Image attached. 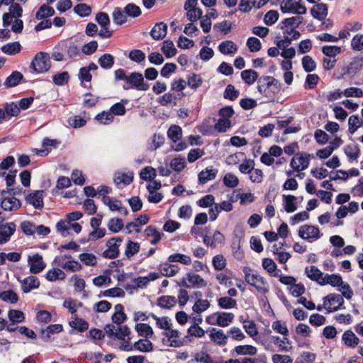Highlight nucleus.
I'll list each match as a JSON object with an SVG mask.
<instances>
[{"label":"nucleus","instance_id":"1","mask_svg":"<svg viewBox=\"0 0 363 363\" xmlns=\"http://www.w3.org/2000/svg\"><path fill=\"white\" fill-rule=\"evenodd\" d=\"M50 67L51 62L50 55L45 52H38L30 65V68L38 74L46 72L49 70Z\"/></svg>","mask_w":363,"mask_h":363},{"label":"nucleus","instance_id":"2","mask_svg":"<svg viewBox=\"0 0 363 363\" xmlns=\"http://www.w3.org/2000/svg\"><path fill=\"white\" fill-rule=\"evenodd\" d=\"M125 83L126 84L123 86V89L125 90L135 89L137 90L147 91L150 88V85L145 82L143 74L139 72H132L128 75Z\"/></svg>","mask_w":363,"mask_h":363},{"label":"nucleus","instance_id":"3","mask_svg":"<svg viewBox=\"0 0 363 363\" xmlns=\"http://www.w3.org/2000/svg\"><path fill=\"white\" fill-rule=\"evenodd\" d=\"M11 191H13L12 189H9L8 191L5 190L1 191L0 205L4 211H14L19 209L21 206V201L16 197L4 196L7 193L11 194Z\"/></svg>","mask_w":363,"mask_h":363},{"label":"nucleus","instance_id":"4","mask_svg":"<svg viewBox=\"0 0 363 363\" xmlns=\"http://www.w3.org/2000/svg\"><path fill=\"white\" fill-rule=\"evenodd\" d=\"M123 242L121 237L111 238L106 242L107 249L102 253V256L107 259H115L119 255V247Z\"/></svg>","mask_w":363,"mask_h":363},{"label":"nucleus","instance_id":"5","mask_svg":"<svg viewBox=\"0 0 363 363\" xmlns=\"http://www.w3.org/2000/svg\"><path fill=\"white\" fill-rule=\"evenodd\" d=\"M206 281L199 274L188 273L179 283L180 286L186 288H202L206 286Z\"/></svg>","mask_w":363,"mask_h":363},{"label":"nucleus","instance_id":"6","mask_svg":"<svg viewBox=\"0 0 363 363\" xmlns=\"http://www.w3.org/2000/svg\"><path fill=\"white\" fill-rule=\"evenodd\" d=\"M344 303L342 296L337 294H330L324 298V306L328 313L338 311Z\"/></svg>","mask_w":363,"mask_h":363},{"label":"nucleus","instance_id":"7","mask_svg":"<svg viewBox=\"0 0 363 363\" xmlns=\"http://www.w3.org/2000/svg\"><path fill=\"white\" fill-rule=\"evenodd\" d=\"M28 264L30 267V272L32 274H38L46 267L43 257L38 253L28 256Z\"/></svg>","mask_w":363,"mask_h":363},{"label":"nucleus","instance_id":"8","mask_svg":"<svg viewBox=\"0 0 363 363\" xmlns=\"http://www.w3.org/2000/svg\"><path fill=\"white\" fill-rule=\"evenodd\" d=\"M16 230V225L13 222H8L0 225V245L9 242Z\"/></svg>","mask_w":363,"mask_h":363},{"label":"nucleus","instance_id":"9","mask_svg":"<svg viewBox=\"0 0 363 363\" xmlns=\"http://www.w3.org/2000/svg\"><path fill=\"white\" fill-rule=\"evenodd\" d=\"M298 234V236L303 240H308L310 238L317 240L320 237L319 228L311 225H303L301 226Z\"/></svg>","mask_w":363,"mask_h":363},{"label":"nucleus","instance_id":"10","mask_svg":"<svg viewBox=\"0 0 363 363\" xmlns=\"http://www.w3.org/2000/svg\"><path fill=\"white\" fill-rule=\"evenodd\" d=\"M45 191L43 190H38L30 193L26 197V201L31 204L36 209H42L44 206L43 198Z\"/></svg>","mask_w":363,"mask_h":363},{"label":"nucleus","instance_id":"11","mask_svg":"<svg viewBox=\"0 0 363 363\" xmlns=\"http://www.w3.org/2000/svg\"><path fill=\"white\" fill-rule=\"evenodd\" d=\"M53 263L69 272H77L82 269V266L79 262L76 260L63 262V257H55L53 260Z\"/></svg>","mask_w":363,"mask_h":363},{"label":"nucleus","instance_id":"12","mask_svg":"<svg viewBox=\"0 0 363 363\" xmlns=\"http://www.w3.org/2000/svg\"><path fill=\"white\" fill-rule=\"evenodd\" d=\"M157 269L160 272L159 274L160 276L162 275L168 277L175 276L180 270L178 265L173 264L172 262H169L168 261L167 262L160 264Z\"/></svg>","mask_w":363,"mask_h":363},{"label":"nucleus","instance_id":"13","mask_svg":"<svg viewBox=\"0 0 363 363\" xmlns=\"http://www.w3.org/2000/svg\"><path fill=\"white\" fill-rule=\"evenodd\" d=\"M225 240L224 235L219 231L214 232L212 237L208 235H203V243L211 248H216L218 245L223 244Z\"/></svg>","mask_w":363,"mask_h":363},{"label":"nucleus","instance_id":"14","mask_svg":"<svg viewBox=\"0 0 363 363\" xmlns=\"http://www.w3.org/2000/svg\"><path fill=\"white\" fill-rule=\"evenodd\" d=\"M328 5L324 3H318L311 9L312 16L319 21L325 20L328 15Z\"/></svg>","mask_w":363,"mask_h":363},{"label":"nucleus","instance_id":"15","mask_svg":"<svg viewBox=\"0 0 363 363\" xmlns=\"http://www.w3.org/2000/svg\"><path fill=\"white\" fill-rule=\"evenodd\" d=\"M167 33V26L164 22L157 23L152 28L150 34L156 40L164 38Z\"/></svg>","mask_w":363,"mask_h":363},{"label":"nucleus","instance_id":"16","mask_svg":"<svg viewBox=\"0 0 363 363\" xmlns=\"http://www.w3.org/2000/svg\"><path fill=\"white\" fill-rule=\"evenodd\" d=\"M252 280L251 286H253L256 288L258 292L264 294L269 291L268 283L264 279L263 277L252 274L251 276Z\"/></svg>","mask_w":363,"mask_h":363},{"label":"nucleus","instance_id":"17","mask_svg":"<svg viewBox=\"0 0 363 363\" xmlns=\"http://www.w3.org/2000/svg\"><path fill=\"white\" fill-rule=\"evenodd\" d=\"M22 290L24 293H28L31 290L40 286V281L36 277L29 276L21 281Z\"/></svg>","mask_w":363,"mask_h":363},{"label":"nucleus","instance_id":"18","mask_svg":"<svg viewBox=\"0 0 363 363\" xmlns=\"http://www.w3.org/2000/svg\"><path fill=\"white\" fill-rule=\"evenodd\" d=\"M133 180V172L122 173L116 172L114 174V182L118 188H121V184L124 186L130 184Z\"/></svg>","mask_w":363,"mask_h":363},{"label":"nucleus","instance_id":"19","mask_svg":"<svg viewBox=\"0 0 363 363\" xmlns=\"http://www.w3.org/2000/svg\"><path fill=\"white\" fill-rule=\"evenodd\" d=\"M209 336L212 341L219 345H225L227 342L228 336L223 330L213 328L210 330Z\"/></svg>","mask_w":363,"mask_h":363},{"label":"nucleus","instance_id":"20","mask_svg":"<svg viewBox=\"0 0 363 363\" xmlns=\"http://www.w3.org/2000/svg\"><path fill=\"white\" fill-rule=\"evenodd\" d=\"M160 277L159 273L150 272L147 277H140L134 279V283L138 288H146L150 281H155Z\"/></svg>","mask_w":363,"mask_h":363},{"label":"nucleus","instance_id":"21","mask_svg":"<svg viewBox=\"0 0 363 363\" xmlns=\"http://www.w3.org/2000/svg\"><path fill=\"white\" fill-rule=\"evenodd\" d=\"M362 59H357L351 62L349 65L347 66L346 70L341 73V75L337 79H341L345 75L353 77L356 73L362 68Z\"/></svg>","mask_w":363,"mask_h":363},{"label":"nucleus","instance_id":"22","mask_svg":"<svg viewBox=\"0 0 363 363\" xmlns=\"http://www.w3.org/2000/svg\"><path fill=\"white\" fill-rule=\"evenodd\" d=\"M303 18L300 16H293L284 19L278 25V28L283 30L289 26L298 28L302 23Z\"/></svg>","mask_w":363,"mask_h":363},{"label":"nucleus","instance_id":"23","mask_svg":"<svg viewBox=\"0 0 363 363\" xmlns=\"http://www.w3.org/2000/svg\"><path fill=\"white\" fill-rule=\"evenodd\" d=\"M330 284L332 286H340L343 284L342 278L339 274H326L323 279H322L320 285L323 286L325 284Z\"/></svg>","mask_w":363,"mask_h":363},{"label":"nucleus","instance_id":"24","mask_svg":"<svg viewBox=\"0 0 363 363\" xmlns=\"http://www.w3.org/2000/svg\"><path fill=\"white\" fill-rule=\"evenodd\" d=\"M342 341L349 347H355L359 342V339L350 330H346L342 335Z\"/></svg>","mask_w":363,"mask_h":363},{"label":"nucleus","instance_id":"25","mask_svg":"<svg viewBox=\"0 0 363 363\" xmlns=\"http://www.w3.org/2000/svg\"><path fill=\"white\" fill-rule=\"evenodd\" d=\"M305 273L307 277L312 281H316L318 284L321 282L323 274L321 271L315 266H311L309 267H306Z\"/></svg>","mask_w":363,"mask_h":363},{"label":"nucleus","instance_id":"26","mask_svg":"<svg viewBox=\"0 0 363 363\" xmlns=\"http://www.w3.org/2000/svg\"><path fill=\"white\" fill-rule=\"evenodd\" d=\"M165 337H167L170 342L169 345L174 347H179L183 345V342L180 340H176L174 338L178 337L179 333L177 330H173L169 328L164 333Z\"/></svg>","mask_w":363,"mask_h":363},{"label":"nucleus","instance_id":"27","mask_svg":"<svg viewBox=\"0 0 363 363\" xmlns=\"http://www.w3.org/2000/svg\"><path fill=\"white\" fill-rule=\"evenodd\" d=\"M218 50L223 55H234L237 52L238 48L233 41L225 40L219 45Z\"/></svg>","mask_w":363,"mask_h":363},{"label":"nucleus","instance_id":"28","mask_svg":"<svg viewBox=\"0 0 363 363\" xmlns=\"http://www.w3.org/2000/svg\"><path fill=\"white\" fill-rule=\"evenodd\" d=\"M153 350L152 343L147 338L139 340L133 344V350L142 352H151Z\"/></svg>","mask_w":363,"mask_h":363},{"label":"nucleus","instance_id":"29","mask_svg":"<svg viewBox=\"0 0 363 363\" xmlns=\"http://www.w3.org/2000/svg\"><path fill=\"white\" fill-rule=\"evenodd\" d=\"M177 304V299L173 296H162L157 298V305L162 308L170 309Z\"/></svg>","mask_w":363,"mask_h":363},{"label":"nucleus","instance_id":"30","mask_svg":"<svg viewBox=\"0 0 363 363\" xmlns=\"http://www.w3.org/2000/svg\"><path fill=\"white\" fill-rule=\"evenodd\" d=\"M127 15L125 9L122 10L119 7L114 8L112 13L113 21L115 24L121 26L127 22Z\"/></svg>","mask_w":363,"mask_h":363},{"label":"nucleus","instance_id":"31","mask_svg":"<svg viewBox=\"0 0 363 363\" xmlns=\"http://www.w3.org/2000/svg\"><path fill=\"white\" fill-rule=\"evenodd\" d=\"M217 174V170L213 167H207L205 170L201 171L199 174V180L200 183L205 184L208 181L213 179Z\"/></svg>","mask_w":363,"mask_h":363},{"label":"nucleus","instance_id":"32","mask_svg":"<svg viewBox=\"0 0 363 363\" xmlns=\"http://www.w3.org/2000/svg\"><path fill=\"white\" fill-rule=\"evenodd\" d=\"M23 74L18 71H13L6 79L4 85L8 87H14L17 86L23 79Z\"/></svg>","mask_w":363,"mask_h":363},{"label":"nucleus","instance_id":"33","mask_svg":"<svg viewBox=\"0 0 363 363\" xmlns=\"http://www.w3.org/2000/svg\"><path fill=\"white\" fill-rule=\"evenodd\" d=\"M45 277L50 281H55L57 280H64L66 274L59 268H52L47 272Z\"/></svg>","mask_w":363,"mask_h":363},{"label":"nucleus","instance_id":"34","mask_svg":"<svg viewBox=\"0 0 363 363\" xmlns=\"http://www.w3.org/2000/svg\"><path fill=\"white\" fill-rule=\"evenodd\" d=\"M61 49L63 50L68 58H73L78 55L79 52V48L73 43H63L61 45Z\"/></svg>","mask_w":363,"mask_h":363},{"label":"nucleus","instance_id":"35","mask_svg":"<svg viewBox=\"0 0 363 363\" xmlns=\"http://www.w3.org/2000/svg\"><path fill=\"white\" fill-rule=\"evenodd\" d=\"M297 198L294 195H283L284 210L287 213H292L297 209L295 201Z\"/></svg>","mask_w":363,"mask_h":363},{"label":"nucleus","instance_id":"36","mask_svg":"<svg viewBox=\"0 0 363 363\" xmlns=\"http://www.w3.org/2000/svg\"><path fill=\"white\" fill-rule=\"evenodd\" d=\"M345 154L348 157L350 162L356 160L361 154L360 149L358 145H347L344 149Z\"/></svg>","mask_w":363,"mask_h":363},{"label":"nucleus","instance_id":"37","mask_svg":"<svg viewBox=\"0 0 363 363\" xmlns=\"http://www.w3.org/2000/svg\"><path fill=\"white\" fill-rule=\"evenodd\" d=\"M1 51L9 55H13L21 52V45L19 42H13L3 45Z\"/></svg>","mask_w":363,"mask_h":363},{"label":"nucleus","instance_id":"38","mask_svg":"<svg viewBox=\"0 0 363 363\" xmlns=\"http://www.w3.org/2000/svg\"><path fill=\"white\" fill-rule=\"evenodd\" d=\"M233 313L218 312V322L220 327H227L233 322L234 319Z\"/></svg>","mask_w":363,"mask_h":363},{"label":"nucleus","instance_id":"39","mask_svg":"<svg viewBox=\"0 0 363 363\" xmlns=\"http://www.w3.org/2000/svg\"><path fill=\"white\" fill-rule=\"evenodd\" d=\"M167 261L172 263L179 262L185 265H189L191 262V259L188 255L181 253H174L168 257Z\"/></svg>","mask_w":363,"mask_h":363},{"label":"nucleus","instance_id":"40","mask_svg":"<svg viewBox=\"0 0 363 363\" xmlns=\"http://www.w3.org/2000/svg\"><path fill=\"white\" fill-rule=\"evenodd\" d=\"M144 233L147 237L152 238V239L150 240V243L152 245L157 244L161 240L160 233L156 229L155 227L152 225L147 226L144 230Z\"/></svg>","mask_w":363,"mask_h":363},{"label":"nucleus","instance_id":"41","mask_svg":"<svg viewBox=\"0 0 363 363\" xmlns=\"http://www.w3.org/2000/svg\"><path fill=\"white\" fill-rule=\"evenodd\" d=\"M135 330L138 332L139 336L145 338L151 337L153 335L152 328L145 323H137L135 327Z\"/></svg>","mask_w":363,"mask_h":363},{"label":"nucleus","instance_id":"42","mask_svg":"<svg viewBox=\"0 0 363 363\" xmlns=\"http://www.w3.org/2000/svg\"><path fill=\"white\" fill-rule=\"evenodd\" d=\"M161 50L167 58H170L177 54V49L173 42L170 40H166L163 42Z\"/></svg>","mask_w":363,"mask_h":363},{"label":"nucleus","instance_id":"43","mask_svg":"<svg viewBox=\"0 0 363 363\" xmlns=\"http://www.w3.org/2000/svg\"><path fill=\"white\" fill-rule=\"evenodd\" d=\"M55 14V10L53 8L48 6L45 4L42 5L35 13V18L41 20L46 18L50 16H52Z\"/></svg>","mask_w":363,"mask_h":363},{"label":"nucleus","instance_id":"44","mask_svg":"<svg viewBox=\"0 0 363 363\" xmlns=\"http://www.w3.org/2000/svg\"><path fill=\"white\" fill-rule=\"evenodd\" d=\"M167 136L174 143L179 141L182 136V130L180 126L172 125L167 130Z\"/></svg>","mask_w":363,"mask_h":363},{"label":"nucleus","instance_id":"45","mask_svg":"<svg viewBox=\"0 0 363 363\" xmlns=\"http://www.w3.org/2000/svg\"><path fill=\"white\" fill-rule=\"evenodd\" d=\"M99 65L105 69H111L114 65V57L111 54H104L98 60Z\"/></svg>","mask_w":363,"mask_h":363},{"label":"nucleus","instance_id":"46","mask_svg":"<svg viewBox=\"0 0 363 363\" xmlns=\"http://www.w3.org/2000/svg\"><path fill=\"white\" fill-rule=\"evenodd\" d=\"M209 307L210 302L207 299L198 298L192 307V311L196 314H201Z\"/></svg>","mask_w":363,"mask_h":363},{"label":"nucleus","instance_id":"47","mask_svg":"<svg viewBox=\"0 0 363 363\" xmlns=\"http://www.w3.org/2000/svg\"><path fill=\"white\" fill-rule=\"evenodd\" d=\"M140 248V245L138 242L129 240L126 243L125 255L127 257V258L130 259L139 252Z\"/></svg>","mask_w":363,"mask_h":363},{"label":"nucleus","instance_id":"48","mask_svg":"<svg viewBox=\"0 0 363 363\" xmlns=\"http://www.w3.org/2000/svg\"><path fill=\"white\" fill-rule=\"evenodd\" d=\"M248 198H250V193H243L240 189L234 190L230 196V201L237 202L240 200L241 204H244Z\"/></svg>","mask_w":363,"mask_h":363},{"label":"nucleus","instance_id":"49","mask_svg":"<svg viewBox=\"0 0 363 363\" xmlns=\"http://www.w3.org/2000/svg\"><path fill=\"white\" fill-rule=\"evenodd\" d=\"M150 315L155 320L157 326L160 329H164L166 331L172 326L171 320L167 316L159 318L154 313H150Z\"/></svg>","mask_w":363,"mask_h":363},{"label":"nucleus","instance_id":"50","mask_svg":"<svg viewBox=\"0 0 363 363\" xmlns=\"http://www.w3.org/2000/svg\"><path fill=\"white\" fill-rule=\"evenodd\" d=\"M79 260L85 265L94 267L97 263L96 257L91 253H82L79 255Z\"/></svg>","mask_w":363,"mask_h":363},{"label":"nucleus","instance_id":"51","mask_svg":"<svg viewBox=\"0 0 363 363\" xmlns=\"http://www.w3.org/2000/svg\"><path fill=\"white\" fill-rule=\"evenodd\" d=\"M8 316L10 321L15 324L23 323L25 320L24 313L19 310H10Z\"/></svg>","mask_w":363,"mask_h":363},{"label":"nucleus","instance_id":"52","mask_svg":"<svg viewBox=\"0 0 363 363\" xmlns=\"http://www.w3.org/2000/svg\"><path fill=\"white\" fill-rule=\"evenodd\" d=\"M74 11L81 17H87L91 13V7L86 4H79L74 8Z\"/></svg>","mask_w":363,"mask_h":363},{"label":"nucleus","instance_id":"53","mask_svg":"<svg viewBox=\"0 0 363 363\" xmlns=\"http://www.w3.org/2000/svg\"><path fill=\"white\" fill-rule=\"evenodd\" d=\"M302 66L306 72L310 73L315 70L316 63L311 56L305 55L302 58Z\"/></svg>","mask_w":363,"mask_h":363},{"label":"nucleus","instance_id":"54","mask_svg":"<svg viewBox=\"0 0 363 363\" xmlns=\"http://www.w3.org/2000/svg\"><path fill=\"white\" fill-rule=\"evenodd\" d=\"M3 109L5 111L6 116L8 118L12 116H16L20 113V108L13 102L6 104Z\"/></svg>","mask_w":363,"mask_h":363},{"label":"nucleus","instance_id":"55","mask_svg":"<svg viewBox=\"0 0 363 363\" xmlns=\"http://www.w3.org/2000/svg\"><path fill=\"white\" fill-rule=\"evenodd\" d=\"M124 9L127 16L136 18L141 14L140 8L138 6L132 3L128 4L125 6Z\"/></svg>","mask_w":363,"mask_h":363},{"label":"nucleus","instance_id":"56","mask_svg":"<svg viewBox=\"0 0 363 363\" xmlns=\"http://www.w3.org/2000/svg\"><path fill=\"white\" fill-rule=\"evenodd\" d=\"M123 228V223L122 219L112 218L109 220L108 223V228L113 233H118Z\"/></svg>","mask_w":363,"mask_h":363},{"label":"nucleus","instance_id":"57","mask_svg":"<svg viewBox=\"0 0 363 363\" xmlns=\"http://www.w3.org/2000/svg\"><path fill=\"white\" fill-rule=\"evenodd\" d=\"M322 52L327 57H335L342 52V49L335 45H325L322 48Z\"/></svg>","mask_w":363,"mask_h":363},{"label":"nucleus","instance_id":"58","mask_svg":"<svg viewBox=\"0 0 363 363\" xmlns=\"http://www.w3.org/2000/svg\"><path fill=\"white\" fill-rule=\"evenodd\" d=\"M69 325L72 328L77 330L79 332H84L89 328L88 323L86 320L79 318H75L74 320L69 323Z\"/></svg>","mask_w":363,"mask_h":363},{"label":"nucleus","instance_id":"59","mask_svg":"<svg viewBox=\"0 0 363 363\" xmlns=\"http://www.w3.org/2000/svg\"><path fill=\"white\" fill-rule=\"evenodd\" d=\"M202 84V79L201 77L196 74L194 73L191 74L189 75L187 78L186 85L190 86L191 89H196L199 88Z\"/></svg>","mask_w":363,"mask_h":363},{"label":"nucleus","instance_id":"60","mask_svg":"<svg viewBox=\"0 0 363 363\" xmlns=\"http://www.w3.org/2000/svg\"><path fill=\"white\" fill-rule=\"evenodd\" d=\"M67 123L73 128H78L85 125L86 121L80 116H73L68 118Z\"/></svg>","mask_w":363,"mask_h":363},{"label":"nucleus","instance_id":"61","mask_svg":"<svg viewBox=\"0 0 363 363\" xmlns=\"http://www.w3.org/2000/svg\"><path fill=\"white\" fill-rule=\"evenodd\" d=\"M0 298L4 301L15 303L18 301V295L13 291L9 290L3 291L0 294Z\"/></svg>","mask_w":363,"mask_h":363},{"label":"nucleus","instance_id":"62","mask_svg":"<svg viewBox=\"0 0 363 363\" xmlns=\"http://www.w3.org/2000/svg\"><path fill=\"white\" fill-rule=\"evenodd\" d=\"M319 80V77L316 74H308L306 76L304 87L306 89H313Z\"/></svg>","mask_w":363,"mask_h":363},{"label":"nucleus","instance_id":"63","mask_svg":"<svg viewBox=\"0 0 363 363\" xmlns=\"http://www.w3.org/2000/svg\"><path fill=\"white\" fill-rule=\"evenodd\" d=\"M187 19L191 22H195L202 17L203 11L199 8H194L186 10Z\"/></svg>","mask_w":363,"mask_h":363},{"label":"nucleus","instance_id":"64","mask_svg":"<svg viewBox=\"0 0 363 363\" xmlns=\"http://www.w3.org/2000/svg\"><path fill=\"white\" fill-rule=\"evenodd\" d=\"M194 362H199V363H213L212 357L205 353H196L194 355V358L188 362V363H194Z\"/></svg>","mask_w":363,"mask_h":363}]
</instances>
